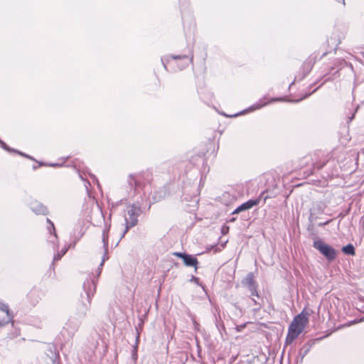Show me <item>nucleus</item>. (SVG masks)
<instances>
[{
  "label": "nucleus",
  "instance_id": "f257e3e1",
  "mask_svg": "<svg viewBox=\"0 0 364 364\" xmlns=\"http://www.w3.org/2000/svg\"><path fill=\"white\" fill-rule=\"evenodd\" d=\"M96 283L97 279L90 277L87 279L83 284V290L85 294V301H84V297L82 294V304L79 306L77 309L78 312L77 314L79 319L85 318L87 312L90 309L92 298L96 291Z\"/></svg>",
  "mask_w": 364,
  "mask_h": 364
},
{
  "label": "nucleus",
  "instance_id": "f03ea898",
  "mask_svg": "<svg viewBox=\"0 0 364 364\" xmlns=\"http://www.w3.org/2000/svg\"><path fill=\"white\" fill-rule=\"evenodd\" d=\"M308 322V314H305L304 311L294 318L288 328V333L285 339L286 346L291 344L298 338L299 334L304 330Z\"/></svg>",
  "mask_w": 364,
  "mask_h": 364
},
{
  "label": "nucleus",
  "instance_id": "7ed1b4c3",
  "mask_svg": "<svg viewBox=\"0 0 364 364\" xmlns=\"http://www.w3.org/2000/svg\"><path fill=\"white\" fill-rule=\"evenodd\" d=\"M127 215L124 216L125 228L122 232L121 238L124 237L128 230L136 225L138 218L141 214V208L136 204L129 205L127 206Z\"/></svg>",
  "mask_w": 364,
  "mask_h": 364
},
{
  "label": "nucleus",
  "instance_id": "20e7f679",
  "mask_svg": "<svg viewBox=\"0 0 364 364\" xmlns=\"http://www.w3.org/2000/svg\"><path fill=\"white\" fill-rule=\"evenodd\" d=\"M151 180V173L149 171H145L137 174H130L128 178V183L137 191L139 188H144L146 183H150Z\"/></svg>",
  "mask_w": 364,
  "mask_h": 364
},
{
  "label": "nucleus",
  "instance_id": "39448f33",
  "mask_svg": "<svg viewBox=\"0 0 364 364\" xmlns=\"http://www.w3.org/2000/svg\"><path fill=\"white\" fill-rule=\"evenodd\" d=\"M313 247L330 262L333 261L336 258V250L331 245L325 243L321 239L317 238L314 240Z\"/></svg>",
  "mask_w": 364,
  "mask_h": 364
},
{
  "label": "nucleus",
  "instance_id": "423d86ee",
  "mask_svg": "<svg viewBox=\"0 0 364 364\" xmlns=\"http://www.w3.org/2000/svg\"><path fill=\"white\" fill-rule=\"evenodd\" d=\"M109 225L105 226L102 231V243H103V248H104V255L102 258V261L100 264V267L96 269L95 274L97 277H100L101 272H102V267L104 265V263L106 260L108 259L109 257L107 255L108 252V245H109Z\"/></svg>",
  "mask_w": 364,
  "mask_h": 364
},
{
  "label": "nucleus",
  "instance_id": "0eeeda50",
  "mask_svg": "<svg viewBox=\"0 0 364 364\" xmlns=\"http://www.w3.org/2000/svg\"><path fill=\"white\" fill-rule=\"evenodd\" d=\"M242 284L243 286L247 288L252 296H256L259 297L257 291V285L255 281L254 280L253 273L250 272L247 274L245 278H244V279L242 281Z\"/></svg>",
  "mask_w": 364,
  "mask_h": 364
},
{
  "label": "nucleus",
  "instance_id": "6e6552de",
  "mask_svg": "<svg viewBox=\"0 0 364 364\" xmlns=\"http://www.w3.org/2000/svg\"><path fill=\"white\" fill-rule=\"evenodd\" d=\"M0 311L5 314L1 318H0L1 326L8 324L12 321L14 316L10 312L8 304L0 301Z\"/></svg>",
  "mask_w": 364,
  "mask_h": 364
},
{
  "label": "nucleus",
  "instance_id": "1a4fd4ad",
  "mask_svg": "<svg viewBox=\"0 0 364 364\" xmlns=\"http://www.w3.org/2000/svg\"><path fill=\"white\" fill-rule=\"evenodd\" d=\"M173 255L181 258L186 266L195 267L196 269H197L198 260L195 257L183 252H175Z\"/></svg>",
  "mask_w": 364,
  "mask_h": 364
},
{
  "label": "nucleus",
  "instance_id": "9d476101",
  "mask_svg": "<svg viewBox=\"0 0 364 364\" xmlns=\"http://www.w3.org/2000/svg\"><path fill=\"white\" fill-rule=\"evenodd\" d=\"M259 203V199H255V200H249L247 202L241 204L240 206H238L233 212L232 214L238 213L240 212H242L243 210H246L248 209L252 208L253 206L258 205Z\"/></svg>",
  "mask_w": 364,
  "mask_h": 364
},
{
  "label": "nucleus",
  "instance_id": "9b49d317",
  "mask_svg": "<svg viewBox=\"0 0 364 364\" xmlns=\"http://www.w3.org/2000/svg\"><path fill=\"white\" fill-rule=\"evenodd\" d=\"M31 209L37 215H46L48 213L47 208L38 201H34L31 203Z\"/></svg>",
  "mask_w": 364,
  "mask_h": 364
},
{
  "label": "nucleus",
  "instance_id": "f8f14e48",
  "mask_svg": "<svg viewBox=\"0 0 364 364\" xmlns=\"http://www.w3.org/2000/svg\"><path fill=\"white\" fill-rule=\"evenodd\" d=\"M46 221L49 224V226L48 227V230L49 233L50 234V236L48 238V241L50 242L53 243L55 246H56V245L58 243V236L55 232L54 224L49 218H47Z\"/></svg>",
  "mask_w": 364,
  "mask_h": 364
},
{
  "label": "nucleus",
  "instance_id": "ddd939ff",
  "mask_svg": "<svg viewBox=\"0 0 364 364\" xmlns=\"http://www.w3.org/2000/svg\"><path fill=\"white\" fill-rule=\"evenodd\" d=\"M80 325L79 321H75V318H70L68 323H66V327L65 328H71V334H73L75 331H77L78 326Z\"/></svg>",
  "mask_w": 364,
  "mask_h": 364
},
{
  "label": "nucleus",
  "instance_id": "4468645a",
  "mask_svg": "<svg viewBox=\"0 0 364 364\" xmlns=\"http://www.w3.org/2000/svg\"><path fill=\"white\" fill-rule=\"evenodd\" d=\"M342 251L344 254L348 255H355V248L353 245L348 244L342 248Z\"/></svg>",
  "mask_w": 364,
  "mask_h": 364
},
{
  "label": "nucleus",
  "instance_id": "2eb2a0df",
  "mask_svg": "<svg viewBox=\"0 0 364 364\" xmlns=\"http://www.w3.org/2000/svg\"><path fill=\"white\" fill-rule=\"evenodd\" d=\"M267 104H268V102L265 101L264 98L261 99L257 103H255L252 107H250L249 109L250 110H256V109H260L261 107H264Z\"/></svg>",
  "mask_w": 364,
  "mask_h": 364
},
{
  "label": "nucleus",
  "instance_id": "dca6fc26",
  "mask_svg": "<svg viewBox=\"0 0 364 364\" xmlns=\"http://www.w3.org/2000/svg\"><path fill=\"white\" fill-rule=\"evenodd\" d=\"M0 146H1L2 149H4V150H6V151H14V152H16V153H18V154H21V155H22V156H26V157H28V158H30L28 156H27V155H26V154H23V153L20 152V151H16V150L11 149L7 146V144H6L5 142H4L2 140H1V139H0Z\"/></svg>",
  "mask_w": 364,
  "mask_h": 364
},
{
  "label": "nucleus",
  "instance_id": "f3484780",
  "mask_svg": "<svg viewBox=\"0 0 364 364\" xmlns=\"http://www.w3.org/2000/svg\"><path fill=\"white\" fill-rule=\"evenodd\" d=\"M68 249L66 247L62 249V250L54 255L53 260L58 261L66 253Z\"/></svg>",
  "mask_w": 364,
  "mask_h": 364
},
{
  "label": "nucleus",
  "instance_id": "a211bd4d",
  "mask_svg": "<svg viewBox=\"0 0 364 364\" xmlns=\"http://www.w3.org/2000/svg\"><path fill=\"white\" fill-rule=\"evenodd\" d=\"M171 58L174 60L185 59L189 62H192V60H193V55H191L190 59H188V56H186V55H171Z\"/></svg>",
  "mask_w": 364,
  "mask_h": 364
},
{
  "label": "nucleus",
  "instance_id": "6ab92c4d",
  "mask_svg": "<svg viewBox=\"0 0 364 364\" xmlns=\"http://www.w3.org/2000/svg\"><path fill=\"white\" fill-rule=\"evenodd\" d=\"M229 230V228L228 226L223 225L221 228V232L223 235L226 234Z\"/></svg>",
  "mask_w": 364,
  "mask_h": 364
},
{
  "label": "nucleus",
  "instance_id": "aec40b11",
  "mask_svg": "<svg viewBox=\"0 0 364 364\" xmlns=\"http://www.w3.org/2000/svg\"><path fill=\"white\" fill-rule=\"evenodd\" d=\"M132 358L134 360V361L137 359V354L136 350H134V353H132Z\"/></svg>",
  "mask_w": 364,
  "mask_h": 364
},
{
  "label": "nucleus",
  "instance_id": "412c9836",
  "mask_svg": "<svg viewBox=\"0 0 364 364\" xmlns=\"http://www.w3.org/2000/svg\"><path fill=\"white\" fill-rule=\"evenodd\" d=\"M342 63H343V64H345L346 65L349 66V67L350 68V69H352V70H353V65H352L350 63H347V62H346L345 60H342Z\"/></svg>",
  "mask_w": 364,
  "mask_h": 364
},
{
  "label": "nucleus",
  "instance_id": "4be33fe9",
  "mask_svg": "<svg viewBox=\"0 0 364 364\" xmlns=\"http://www.w3.org/2000/svg\"><path fill=\"white\" fill-rule=\"evenodd\" d=\"M91 177H92V178L93 181H96V183H97V186H100L99 181H97V179L95 178V176H93V175H92V176H91Z\"/></svg>",
  "mask_w": 364,
  "mask_h": 364
},
{
  "label": "nucleus",
  "instance_id": "5701e85b",
  "mask_svg": "<svg viewBox=\"0 0 364 364\" xmlns=\"http://www.w3.org/2000/svg\"><path fill=\"white\" fill-rule=\"evenodd\" d=\"M244 328V326H238L236 327L237 331L240 332L242 331V329Z\"/></svg>",
  "mask_w": 364,
  "mask_h": 364
},
{
  "label": "nucleus",
  "instance_id": "b1692460",
  "mask_svg": "<svg viewBox=\"0 0 364 364\" xmlns=\"http://www.w3.org/2000/svg\"><path fill=\"white\" fill-rule=\"evenodd\" d=\"M282 98H272L269 102L281 101Z\"/></svg>",
  "mask_w": 364,
  "mask_h": 364
},
{
  "label": "nucleus",
  "instance_id": "393cba45",
  "mask_svg": "<svg viewBox=\"0 0 364 364\" xmlns=\"http://www.w3.org/2000/svg\"><path fill=\"white\" fill-rule=\"evenodd\" d=\"M85 186L87 191H88V187L90 186V183L89 181H87L85 184Z\"/></svg>",
  "mask_w": 364,
  "mask_h": 364
},
{
  "label": "nucleus",
  "instance_id": "a878e982",
  "mask_svg": "<svg viewBox=\"0 0 364 364\" xmlns=\"http://www.w3.org/2000/svg\"><path fill=\"white\" fill-rule=\"evenodd\" d=\"M309 348H308L307 349L305 350V351L304 352L303 355H302V358L307 354V353L309 352Z\"/></svg>",
  "mask_w": 364,
  "mask_h": 364
},
{
  "label": "nucleus",
  "instance_id": "bb28decb",
  "mask_svg": "<svg viewBox=\"0 0 364 364\" xmlns=\"http://www.w3.org/2000/svg\"><path fill=\"white\" fill-rule=\"evenodd\" d=\"M329 222H330V220H328V221H326V222H325V223H320V224H319V225H320V226L326 225H327Z\"/></svg>",
  "mask_w": 364,
  "mask_h": 364
},
{
  "label": "nucleus",
  "instance_id": "cd10ccee",
  "mask_svg": "<svg viewBox=\"0 0 364 364\" xmlns=\"http://www.w3.org/2000/svg\"><path fill=\"white\" fill-rule=\"evenodd\" d=\"M309 95H310V94H306V95H305L301 98V100H302V99H304V98H306V97H307ZM300 100H301V99H300V100H296L295 102H299V101H300Z\"/></svg>",
  "mask_w": 364,
  "mask_h": 364
},
{
  "label": "nucleus",
  "instance_id": "c85d7f7f",
  "mask_svg": "<svg viewBox=\"0 0 364 364\" xmlns=\"http://www.w3.org/2000/svg\"><path fill=\"white\" fill-rule=\"evenodd\" d=\"M354 115H355V113L352 115V117H350V121H351V120L353 119Z\"/></svg>",
  "mask_w": 364,
  "mask_h": 364
},
{
  "label": "nucleus",
  "instance_id": "c756f323",
  "mask_svg": "<svg viewBox=\"0 0 364 364\" xmlns=\"http://www.w3.org/2000/svg\"><path fill=\"white\" fill-rule=\"evenodd\" d=\"M252 301H254V303H255V304H257V302L256 301V300H255V299H252Z\"/></svg>",
  "mask_w": 364,
  "mask_h": 364
},
{
  "label": "nucleus",
  "instance_id": "7c9ffc66",
  "mask_svg": "<svg viewBox=\"0 0 364 364\" xmlns=\"http://www.w3.org/2000/svg\"><path fill=\"white\" fill-rule=\"evenodd\" d=\"M221 328L225 331V326L223 325L221 326Z\"/></svg>",
  "mask_w": 364,
  "mask_h": 364
},
{
  "label": "nucleus",
  "instance_id": "2f4dec72",
  "mask_svg": "<svg viewBox=\"0 0 364 364\" xmlns=\"http://www.w3.org/2000/svg\"><path fill=\"white\" fill-rule=\"evenodd\" d=\"M193 279H194V282H196L198 280V278L194 277Z\"/></svg>",
  "mask_w": 364,
  "mask_h": 364
},
{
  "label": "nucleus",
  "instance_id": "473e14b6",
  "mask_svg": "<svg viewBox=\"0 0 364 364\" xmlns=\"http://www.w3.org/2000/svg\"><path fill=\"white\" fill-rule=\"evenodd\" d=\"M193 279H194V282H196L198 280V278L194 277Z\"/></svg>",
  "mask_w": 364,
  "mask_h": 364
},
{
  "label": "nucleus",
  "instance_id": "72a5a7b5",
  "mask_svg": "<svg viewBox=\"0 0 364 364\" xmlns=\"http://www.w3.org/2000/svg\"><path fill=\"white\" fill-rule=\"evenodd\" d=\"M360 321H364V318H362L360 319Z\"/></svg>",
  "mask_w": 364,
  "mask_h": 364
},
{
  "label": "nucleus",
  "instance_id": "f704fd0d",
  "mask_svg": "<svg viewBox=\"0 0 364 364\" xmlns=\"http://www.w3.org/2000/svg\"><path fill=\"white\" fill-rule=\"evenodd\" d=\"M343 1V3L345 4V0H342Z\"/></svg>",
  "mask_w": 364,
  "mask_h": 364
}]
</instances>
